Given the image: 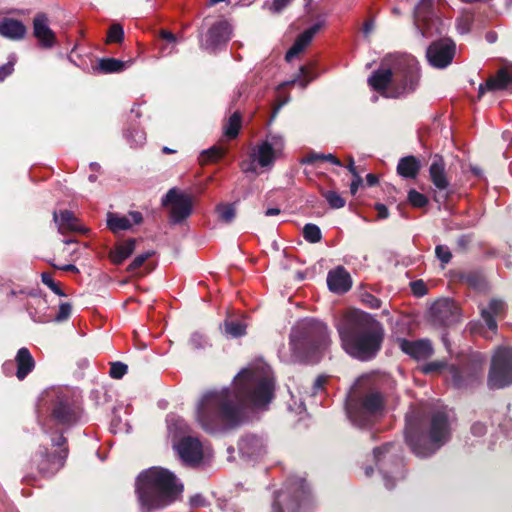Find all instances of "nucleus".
Returning a JSON list of instances; mask_svg holds the SVG:
<instances>
[{
	"mask_svg": "<svg viewBox=\"0 0 512 512\" xmlns=\"http://www.w3.org/2000/svg\"><path fill=\"white\" fill-rule=\"evenodd\" d=\"M373 455L385 487L392 489L396 482L405 476L404 462L400 456L399 445L386 443L382 447L375 448Z\"/></svg>",
	"mask_w": 512,
	"mask_h": 512,
	"instance_id": "nucleus-10",
	"label": "nucleus"
},
{
	"mask_svg": "<svg viewBox=\"0 0 512 512\" xmlns=\"http://www.w3.org/2000/svg\"><path fill=\"white\" fill-rule=\"evenodd\" d=\"M303 236L310 243H318L322 234L320 228L315 224H306L303 228Z\"/></svg>",
	"mask_w": 512,
	"mask_h": 512,
	"instance_id": "nucleus-41",
	"label": "nucleus"
},
{
	"mask_svg": "<svg viewBox=\"0 0 512 512\" xmlns=\"http://www.w3.org/2000/svg\"><path fill=\"white\" fill-rule=\"evenodd\" d=\"M208 344V340L203 334L195 332L191 335L190 345L194 349H203L208 346Z\"/></svg>",
	"mask_w": 512,
	"mask_h": 512,
	"instance_id": "nucleus-51",
	"label": "nucleus"
},
{
	"mask_svg": "<svg viewBox=\"0 0 512 512\" xmlns=\"http://www.w3.org/2000/svg\"><path fill=\"white\" fill-rule=\"evenodd\" d=\"M299 71H300V76H298L297 78H295L289 82L283 83V85L298 83L301 88H305L307 86V84L311 81V79H306V74L308 73V70L305 66H301Z\"/></svg>",
	"mask_w": 512,
	"mask_h": 512,
	"instance_id": "nucleus-54",
	"label": "nucleus"
},
{
	"mask_svg": "<svg viewBox=\"0 0 512 512\" xmlns=\"http://www.w3.org/2000/svg\"><path fill=\"white\" fill-rule=\"evenodd\" d=\"M41 280L42 282L49 287L55 294L59 296H64L63 291L60 289V287L54 282L52 276L49 273H42L41 274Z\"/></svg>",
	"mask_w": 512,
	"mask_h": 512,
	"instance_id": "nucleus-53",
	"label": "nucleus"
},
{
	"mask_svg": "<svg viewBox=\"0 0 512 512\" xmlns=\"http://www.w3.org/2000/svg\"><path fill=\"white\" fill-rule=\"evenodd\" d=\"M425 374L442 372L445 370L446 377L457 388L465 387L479 378L482 369L478 363L472 367L459 368L455 365H448L445 361L436 360L425 364L422 368Z\"/></svg>",
	"mask_w": 512,
	"mask_h": 512,
	"instance_id": "nucleus-12",
	"label": "nucleus"
},
{
	"mask_svg": "<svg viewBox=\"0 0 512 512\" xmlns=\"http://www.w3.org/2000/svg\"><path fill=\"white\" fill-rule=\"evenodd\" d=\"M15 361L17 364L16 376L19 380H23L34 369V359L30 351L26 347H22L18 350Z\"/></svg>",
	"mask_w": 512,
	"mask_h": 512,
	"instance_id": "nucleus-32",
	"label": "nucleus"
},
{
	"mask_svg": "<svg viewBox=\"0 0 512 512\" xmlns=\"http://www.w3.org/2000/svg\"><path fill=\"white\" fill-rule=\"evenodd\" d=\"M354 179L350 184V192L352 195H355L359 189V186L362 184L363 180L359 174L353 175Z\"/></svg>",
	"mask_w": 512,
	"mask_h": 512,
	"instance_id": "nucleus-60",
	"label": "nucleus"
},
{
	"mask_svg": "<svg viewBox=\"0 0 512 512\" xmlns=\"http://www.w3.org/2000/svg\"><path fill=\"white\" fill-rule=\"evenodd\" d=\"M328 344L329 332L326 324L316 319H303L291 331L289 361H300L310 352L324 349Z\"/></svg>",
	"mask_w": 512,
	"mask_h": 512,
	"instance_id": "nucleus-7",
	"label": "nucleus"
},
{
	"mask_svg": "<svg viewBox=\"0 0 512 512\" xmlns=\"http://www.w3.org/2000/svg\"><path fill=\"white\" fill-rule=\"evenodd\" d=\"M182 491L175 475L161 467H151L141 472L136 482L140 512H156L171 503Z\"/></svg>",
	"mask_w": 512,
	"mask_h": 512,
	"instance_id": "nucleus-4",
	"label": "nucleus"
},
{
	"mask_svg": "<svg viewBox=\"0 0 512 512\" xmlns=\"http://www.w3.org/2000/svg\"><path fill=\"white\" fill-rule=\"evenodd\" d=\"M124 38V30L120 24H113L108 31L107 41L110 43H120Z\"/></svg>",
	"mask_w": 512,
	"mask_h": 512,
	"instance_id": "nucleus-45",
	"label": "nucleus"
},
{
	"mask_svg": "<svg viewBox=\"0 0 512 512\" xmlns=\"http://www.w3.org/2000/svg\"><path fill=\"white\" fill-rule=\"evenodd\" d=\"M384 397L371 377L357 379L346 399V414L354 426H370L382 417Z\"/></svg>",
	"mask_w": 512,
	"mask_h": 512,
	"instance_id": "nucleus-6",
	"label": "nucleus"
},
{
	"mask_svg": "<svg viewBox=\"0 0 512 512\" xmlns=\"http://www.w3.org/2000/svg\"><path fill=\"white\" fill-rule=\"evenodd\" d=\"M323 154L320 153H309L307 156L301 159L302 164H314L318 160H322Z\"/></svg>",
	"mask_w": 512,
	"mask_h": 512,
	"instance_id": "nucleus-58",
	"label": "nucleus"
},
{
	"mask_svg": "<svg viewBox=\"0 0 512 512\" xmlns=\"http://www.w3.org/2000/svg\"><path fill=\"white\" fill-rule=\"evenodd\" d=\"M408 201L411 203L412 206L417 208L424 207L428 203L427 197L414 189L409 191Z\"/></svg>",
	"mask_w": 512,
	"mask_h": 512,
	"instance_id": "nucleus-46",
	"label": "nucleus"
},
{
	"mask_svg": "<svg viewBox=\"0 0 512 512\" xmlns=\"http://www.w3.org/2000/svg\"><path fill=\"white\" fill-rule=\"evenodd\" d=\"M473 22V16L470 13L462 14L456 22L457 30L460 34H466L470 31Z\"/></svg>",
	"mask_w": 512,
	"mask_h": 512,
	"instance_id": "nucleus-44",
	"label": "nucleus"
},
{
	"mask_svg": "<svg viewBox=\"0 0 512 512\" xmlns=\"http://www.w3.org/2000/svg\"><path fill=\"white\" fill-rule=\"evenodd\" d=\"M136 241L134 239H128L125 242L119 244L110 253V258L113 263L121 264L125 259L131 256L135 250Z\"/></svg>",
	"mask_w": 512,
	"mask_h": 512,
	"instance_id": "nucleus-35",
	"label": "nucleus"
},
{
	"mask_svg": "<svg viewBox=\"0 0 512 512\" xmlns=\"http://www.w3.org/2000/svg\"><path fill=\"white\" fill-rule=\"evenodd\" d=\"M398 346L402 352L415 360H425L433 354V346L428 339L408 340L399 338Z\"/></svg>",
	"mask_w": 512,
	"mask_h": 512,
	"instance_id": "nucleus-22",
	"label": "nucleus"
},
{
	"mask_svg": "<svg viewBox=\"0 0 512 512\" xmlns=\"http://www.w3.org/2000/svg\"><path fill=\"white\" fill-rule=\"evenodd\" d=\"M419 66L407 54L389 55L368 79L369 85L387 98H399L414 92L419 84Z\"/></svg>",
	"mask_w": 512,
	"mask_h": 512,
	"instance_id": "nucleus-3",
	"label": "nucleus"
},
{
	"mask_svg": "<svg viewBox=\"0 0 512 512\" xmlns=\"http://www.w3.org/2000/svg\"><path fill=\"white\" fill-rule=\"evenodd\" d=\"M456 46L451 39H441L429 45L426 57L429 64L435 68H446L455 56Z\"/></svg>",
	"mask_w": 512,
	"mask_h": 512,
	"instance_id": "nucleus-16",
	"label": "nucleus"
},
{
	"mask_svg": "<svg viewBox=\"0 0 512 512\" xmlns=\"http://www.w3.org/2000/svg\"><path fill=\"white\" fill-rule=\"evenodd\" d=\"M487 384L491 389H501L512 385V347L496 350L488 375Z\"/></svg>",
	"mask_w": 512,
	"mask_h": 512,
	"instance_id": "nucleus-13",
	"label": "nucleus"
},
{
	"mask_svg": "<svg viewBox=\"0 0 512 512\" xmlns=\"http://www.w3.org/2000/svg\"><path fill=\"white\" fill-rule=\"evenodd\" d=\"M66 439L62 435L51 438V445L55 448L53 453H48L47 449H40L39 455L41 460L38 464L39 471L50 476L55 474L64 465L67 457V448L65 447Z\"/></svg>",
	"mask_w": 512,
	"mask_h": 512,
	"instance_id": "nucleus-14",
	"label": "nucleus"
},
{
	"mask_svg": "<svg viewBox=\"0 0 512 512\" xmlns=\"http://www.w3.org/2000/svg\"><path fill=\"white\" fill-rule=\"evenodd\" d=\"M343 349L353 358L368 361L381 349L384 331L370 314L354 310L337 323Z\"/></svg>",
	"mask_w": 512,
	"mask_h": 512,
	"instance_id": "nucleus-2",
	"label": "nucleus"
},
{
	"mask_svg": "<svg viewBox=\"0 0 512 512\" xmlns=\"http://www.w3.org/2000/svg\"><path fill=\"white\" fill-rule=\"evenodd\" d=\"M326 377L325 376H319L316 378V380L313 383V395L317 394L318 391L322 390L324 387V384L326 383Z\"/></svg>",
	"mask_w": 512,
	"mask_h": 512,
	"instance_id": "nucleus-61",
	"label": "nucleus"
},
{
	"mask_svg": "<svg viewBox=\"0 0 512 512\" xmlns=\"http://www.w3.org/2000/svg\"><path fill=\"white\" fill-rule=\"evenodd\" d=\"M142 221V214L138 211H131L128 215H120L113 212L107 214V226L113 233L129 230Z\"/></svg>",
	"mask_w": 512,
	"mask_h": 512,
	"instance_id": "nucleus-23",
	"label": "nucleus"
},
{
	"mask_svg": "<svg viewBox=\"0 0 512 512\" xmlns=\"http://www.w3.org/2000/svg\"><path fill=\"white\" fill-rule=\"evenodd\" d=\"M71 311H72V307L69 303H62L59 306V311L55 317V320L57 322H62L64 320L68 319L71 314Z\"/></svg>",
	"mask_w": 512,
	"mask_h": 512,
	"instance_id": "nucleus-56",
	"label": "nucleus"
},
{
	"mask_svg": "<svg viewBox=\"0 0 512 512\" xmlns=\"http://www.w3.org/2000/svg\"><path fill=\"white\" fill-rule=\"evenodd\" d=\"M128 66V62H123L114 58H103L99 62V69L104 73L121 72Z\"/></svg>",
	"mask_w": 512,
	"mask_h": 512,
	"instance_id": "nucleus-36",
	"label": "nucleus"
},
{
	"mask_svg": "<svg viewBox=\"0 0 512 512\" xmlns=\"http://www.w3.org/2000/svg\"><path fill=\"white\" fill-rule=\"evenodd\" d=\"M124 136L131 147H140L146 142V133L139 127L127 129Z\"/></svg>",
	"mask_w": 512,
	"mask_h": 512,
	"instance_id": "nucleus-38",
	"label": "nucleus"
},
{
	"mask_svg": "<svg viewBox=\"0 0 512 512\" xmlns=\"http://www.w3.org/2000/svg\"><path fill=\"white\" fill-rule=\"evenodd\" d=\"M238 451L242 458L254 462L266 455L267 444L262 437L249 434L239 440Z\"/></svg>",
	"mask_w": 512,
	"mask_h": 512,
	"instance_id": "nucleus-21",
	"label": "nucleus"
},
{
	"mask_svg": "<svg viewBox=\"0 0 512 512\" xmlns=\"http://www.w3.org/2000/svg\"><path fill=\"white\" fill-rule=\"evenodd\" d=\"M430 180L439 191H446L449 188L450 182L447 177L445 163L442 157L436 155L429 168Z\"/></svg>",
	"mask_w": 512,
	"mask_h": 512,
	"instance_id": "nucleus-28",
	"label": "nucleus"
},
{
	"mask_svg": "<svg viewBox=\"0 0 512 512\" xmlns=\"http://www.w3.org/2000/svg\"><path fill=\"white\" fill-rule=\"evenodd\" d=\"M322 195L333 209H340L346 204L345 199L335 191H323Z\"/></svg>",
	"mask_w": 512,
	"mask_h": 512,
	"instance_id": "nucleus-42",
	"label": "nucleus"
},
{
	"mask_svg": "<svg viewBox=\"0 0 512 512\" xmlns=\"http://www.w3.org/2000/svg\"><path fill=\"white\" fill-rule=\"evenodd\" d=\"M54 222L58 227V231L61 234H65L68 231H80L81 227L74 215L68 211H61L58 215L56 212L53 214Z\"/></svg>",
	"mask_w": 512,
	"mask_h": 512,
	"instance_id": "nucleus-33",
	"label": "nucleus"
},
{
	"mask_svg": "<svg viewBox=\"0 0 512 512\" xmlns=\"http://www.w3.org/2000/svg\"><path fill=\"white\" fill-rule=\"evenodd\" d=\"M311 505L312 498L305 479L292 477L277 492L273 512H306Z\"/></svg>",
	"mask_w": 512,
	"mask_h": 512,
	"instance_id": "nucleus-9",
	"label": "nucleus"
},
{
	"mask_svg": "<svg viewBox=\"0 0 512 512\" xmlns=\"http://www.w3.org/2000/svg\"><path fill=\"white\" fill-rule=\"evenodd\" d=\"M154 254L153 251H146L144 253H141L137 255L134 260L131 262V264L128 266L127 270L129 272H134L138 268H140L144 262L149 259Z\"/></svg>",
	"mask_w": 512,
	"mask_h": 512,
	"instance_id": "nucleus-47",
	"label": "nucleus"
},
{
	"mask_svg": "<svg viewBox=\"0 0 512 512\" xmlns=\"http://www.w3.org/2000/svg\"><path fill=\"white\" fill-rule=\"evenodd\" d=\"M274 389L271 367L257 361L235 376L231 388L205 392L197 403L196 420L208 433L234 428L243 422L245 407H267Z\"/></svg>",
	"mask_w": 512,
	"mask_h": 512,
	"instance_id": "nucleus-1",
	"label": "nucleus"
},
{
	"mask_svg": "<svg viewBox=\"0 0 512 512\" xmlns=\"http://www.w3.org/2000/svg\"><path fill=\"white\" fill-rule=\"evenodd\" d=\"M323 26V22H317L302 32L295 40L294 44L287 51L285 59L290 62L298 56L312 41L313 37Z\"/></svg>",
	"mask_w": 512,
	"mask_h": 512,
	"instance_id": "nucleus-27",
	"label": "nucleus"
},
{
	"mask_svg": "<svg viewBox=\"0 0 512 512\" xmlns=\"http://www.w3.org/2000/svg\"><path fill=\"white\" fill-rule=\"evenodd\" d=\"M285 148V140L281 134L268 133L266 137L256 144L250 151V161L243 163L245 172H256L257 167L271 168L280 158Z\"/></svg>",
	"mask_w": 512,
	"mask_h": 512,
	"instance_id": "nucleus-11",
	"label": "nucleus"
},
{
	"mask_svg": "<svg viewBox=\"0 0 512 512\" xmlns=\"http://www.w3.org/2000/svg\"><path fill=\"white\" fill-rule=\"evenodd\" d=\"M216 212L219 219L225 223H231L236 216L235 203H219L216 206Z\"/></svg>",
	"mask_w": 512,
	"mask_h": 512,
	"instance_id": "nucleus-40",
	"label": "nucleus"
},
{
	"mask_svg": "<svg viewBox=\"0 0 512 512\" xmlns=\"http://www.w3.org/2000/svg\"><path fill=\"white\" fill-rule=\"evenodd\" d=\"M434 323L449 326L460 320V310L455 301L451 299H439L430 308Z\"/></svg>",
	"mask_w": 512,
	"mask_h": 512,
	"instance_id": "nucleus-18",
	"label": "nucleus"
},
{
	"mask_svg": "<svg viewBox=\"0 0 512 512\" xmlns=\"http://www.w3.org/2000/svg\"><path fill=\"white\" fill-rule=\"evenodd\" d=\"M16 62V55L11 54L8 58V62L0 66V82L6 79L14 71V65Z\"/></svg>",
	"mask_w": 512,
	"mask_h": 512,
	"instance_id": "nucleus-48",
	"label": "nucleus"
},
{
	"mask_svg": "<svg viewBox=\"0 0 512 512\" xmlns=\"http://www.w3.org/2000/svg\"><path fill=\"white\" fill-rule=\"evenodd\" d=\"M420 161L414 156H406L399 160L397 172L404 178H416L420 170Z\"/></svg>",
	"mask_w": 512,
	"mask_h": 512,
	"instance_id": "nucleus-34",
	"label": "nucleus"
},
{
	"mask_svg": "<svg viewBox=\"0 0 512 512\" xmlns=\"http://www.w3.org/2000/svg\"><path fill=\"white\" fill-rule=\"evenodd\" d=\"M241 128V116L238 112L233 113L223 126L224 135L230 139L236 138Z\"/></svg>",
	"mask_w": 512,
	"mask_h": 512,
	"instance_id": "nucleus-37",
	"label": "nucleus"
},
{
	"mask_svg": "<svg viewBox=\"0 0 512 512\" xmlns=\"http://www.w3.org/2000/svg\"><path fill=\"white\" fill-rule=\"evenodd\" d=\"M438 19L434 17L433 0H420L414 9V25L422 37H431L433 29L436 27Z\"/></svg>",
	"mask_w": 512,
	"mask_h": 512,
	"instance_id": "nucleus-17",
	"label": "nucleus"
},
{
	"mask_svg": "<svg viewBox=\"0 0 512 512\" xmlns=\"http://www.w3.org/2000/svg\"><path fill=\"white\" fill-rule=\"evenodd\" d=\"M504 308V302L499 299H492L487 307H481V317L491 331H496L497 323L495 318L503 313Z\"/></svg>",
	"mask_w": 512,
	"mask_h": 512,
	"instance_id": "nucleus-31",
	"label": "nucleus"
},
{
	"mask_svg": "<svg viewBox=\"0 0 512 512\" xmlns=\"http://www.w3.org/2000/svg\"><path fill=\"white\" fill-rule=\"evenodd\" d=\"M176 450L181 460L188 465L200 463L208 453V448H204L198 438L185 437L176 445Z\"/></svg>",
	"mask_w": 512,
	"mask_h": 512,
	"instance_id": "nucleus-19",
	"label": "nucleus"
},
{
	"mask_svg": "<svg viewBox=\"0 0 512 512\" xmlns=\"http://www.w3.org/2000/svg\"><path fill=\"white\" fill-rule=\"evenodd\" d=\"M224 332L231 338H238L246 333V325L239 320H226L224 322Z\"/></svg>",
	"mask_w": 512,
	"mask_h": 512,
	"instance_id": "nucleus-39",
	"label": "nucleus"
},
{
	"mask_svg": "<svg viewBox=\"0 0 512 512\" xmlns=\"http://www.w3.org/2000/svg\"><path fill=\"white\" fill-rule=\"evenodd\" d=\"M33 33L41 47L49 49L55 45L56 36L51 30L45 14H38L33 20Z\"/></svg>",
	"mask_w": 512,
	"mask_h": 512,
	"instance_id": "nucleus-24",
	"label": "nucleus"
},
{
	"mask_svg": "<svg viewBox=\"0 0 512 512\" xmlns=\"http://www.w3.org/2000/svg\"><path fill=\"white\" fill-rule=\"evenodd\" d=\"M511 83V75L505 69H501L495 76L490 77L485 84H481L479 86V97H481L486 91L504 90Z\"/></svg>",
	"mask_w": 512,
	"mask_h": 512,
	"instance_id": "nucleus-30",
	"label": "nucleus"
},
{
	"mask_svg": "<svg viewBox=\"0 0 512 512\" xmlns=\"http://www.w3.org/2000/svg\"><path fill=\"white\" fill-rule=\"evenodd\" d=\"M362 301L371 309H379L381 307V300L370 293H364L362 295Z\"/></svg>",
	"mask_w": 512,
	"mask_h": 512,
	"instance_id": "nucleus-55",
	"label": "nucleus"
},
{
	"mask_svg": "<svg viewBox=\"0 0 512 512\" xmlns=\"http://www.w3.org/2000/svg\"><path fill=\"white\" fill-rule=\"evenodd\" d=\"M162 205L169 208L170 221L181 223L192 213V198L177 188H171L162 198Z\"/></svg>",
	"mask_w": 512,
	"mask_h": 512,
	"instance_id": "nucleus-15",
	"label": "nucleus"
},
{
	"mask_svg": "<svg viewBox=\"0 0 512 512\" xmlns=\"http://www.w3.org/2000/svg\"><path fill=\"white\" fill-rule=\"evenodd\" d=\"M471 432L475 436H482L486 433V426L481 422H476L471 427Z\"/></svg>",
	"mask_w": 512,
	"mask_h": 512,
	"instance_id": "nucleus-59",
	"label": "nucleus"
},
{
	"mask_svg": "<svg viewBox=\"0 0 512 512\" xmlns=\"http://www.w3.org/2000/svg\"><path fill=\"white\" fill-rule=\"evenodd\" d=\"M327 285L329 290L334 293H345L352 286L351 276L344 267L338 266L329 271L327 275Z\"/></svg>",
	"mask_w": 512,
	"mask_h": 512,
	"instance_id": "nucleus-25",
	"label": "nucleus"
},
{
	"mask_svg": "<svg viewBox=\"0 0 512 512\" xmlns=\"http://www.w3.org/2000/svg\"><path fill=\"white\" fill-rule=\"evenodd\" d=\"M435 253L437 258L442 262V264L449 263L452 258V254L449 248L445 245H437L435 248Z\"/></svg>",
	"mask_w": 512,
	"mask_h": 512,
	"instance_id": "nucleus-52",
	"label": "nucleus"
},
{
	"mask_svg": "<svg viewBox=\"0 0 512 512\" xmlns=\"http://www.w3.org/2000/svg\"><path fill=\"white\" fill-rule=\"evenodd\" d=\"M450 436L451 426L446 412L434 413L425 431H420L418 414L413 410L407 413L405 440L417 457L432 456L449 441Z\"/></svg>",
	"mask_w": 512,
	"mask_h": 512,
	"instance_id": "nucleus-5",
	"label": "nucleus"
},
{
	"mask_svg": "<svg viewBox=\"0 0 512 512\" xmlns=\"http://www.w3.org/2000/svg\"><path fill=\"white\" fill-rule=\"evenodd\" d=\"M127 365L122 362H114L110 367V376L114 379H121L127 373Z\"/></svg>",
	"mask_w": 512,
	"mask_h": 512,
	"instance_id": "nucleus-50",
	"label": "nucleus"
},
{
	"mask_svg": "<svg viewBox=\"0 0 512 512\" xmlns=\"http://www.w3.org/2000/svg\"><path fill=\"white\" fill-rule=\"evenodd\" d=\"M323 26V22H317L302 32L295 40L294 44L287 51L285 59L290 62L298 56L312 41L313 37Z\"/></svg>",
	"mask_w": 512,
	"mask_h": 512,
	"instance_id": "nucleus-26",
	"label": "nucleus"
},
{
	"mask_svg": "<svg viewBox=\"0 0 512 512\" xmlns=\"http://www.w3.org/2000/svg\"><path fill=\"white\" fill-rule=\"evenodd\" d=\"M292 0H272L271 2L266 1L264 8L272 13H280L285 7L289 5Z\"/></svg>",
	"mask_w": 512,
	"mask_h": 512,
	"instance_id": "nucleus-49",
	"label": "nucleus"
},
{
	"mask_svg": "<svg viewBox=\"0 0 512 512\" xmlns=\"http://www.w3.org/2000/svg\"><path fill=\"white\" fill-rule=\"evenodd\" d=\"M26 34L24 24L12 18H5L0 22V35L10 40H21Z\"/></svg>",
	"mask_w": 512,
	"mask_h": 512,
	"instance_id": "nucleus-29",
	"label": "nucleus"
},
{
	"mask_svg": "<svg viewBox=\"0 0 512 512\" xmlns=\"http://www.w3.org/2000/svg\"><path fill=\"white\" fill-rule=\"evenodd\" d=\"M231 33L232 29L227 21H218L209 28L200 45L206 50L215 51L230 40Z\"/></svg>",
	"mask_w": 512,
	"mask_h": 512,
	"instance_id": "nucleus-20",
	"label": "nucleus"
},
{
	"mask_svg": "<svg viewBox=\"0 0 512 512\" xmlns=\"http://www.w3.org/2000/svg\"><path fill=\"white\" fill-rule=\"evenodd\" d=\"M375 209L378 213V219H386L389 216L387 207L384 204L378 203L375 205Z\"/></svg>",
	"mask_w": 512,
	"mask_h": 512,
	"instance_id": "nucleus-63",
	"label": "nucleus"
},
{
	"mask_svg": "<svg viewBox=\"0 0 512 512\" xmlns=\"http://www.w3.org/2000/svg\"><path fill=\"white\" fill-rule=\"evenodd\" d=\"M225 154V150L221 147L213 146L207 150H204L201 154V161H216L222 158Z\"/></svg>",
	"mask_w": 512,
	"mask_h": 512,
	"instance_id": "nucleus-43",
	"label": "nucleus"
},
{
	"mask_svg": "<svg viewBox=\"0 0 512 512\" xmlns=\"http://www.w3.org/2000/svg\"><path fill=\"white\" fill-rule=\"evenodd\" d=\"M205 502H206L205 498L200 494H196L190 498V505L192 507L204 506Z\"/></svg>",
	"mask_w": 512,
	"mask_h": 512,
	"instance_id": "nucleus-62",
	"label": "nucleus"
},
{
	"mask_svg": "<svg viewBox=\"0 0 512 512\" xmlns=\"http://www.w3.org/2000/svg\"><path fill=\"white\" fill-rule=\"evenodd\" d=\"M412 291L417 296H423L426 294V286L422 280H417L411 283Z\"/></svg>",
	"mask_w": 512,
	"mask_h": 512,
	"instance_id": "nucleus-57",
	"label": "nucleus"
},
{
	"mask_svg": "<svg viewBox=\"0 0 512 512\" xmlns=\"http://www.w3.org/2000/svg\"><path fill=\"white\" fill-rule=\"evenodd\" d=\"M161 37L164 40H166L168 42V44H171L172 47H174V45L176 44V37L174 36V34H172L169 31H162L161 32Z\"/></svg>",
	"mask_w": 512,
	"mask_h": 512,
	"instance_id": "nucleus-64",
	"label": "nucleus"
},
{
	"mask_svg": "<svg viewBox=\"0 0 512 512\" xmlns=\"http://www.w3.org/2000/svg\"><path fill=\"white\" fill-rule=\"evenodd\" d=\"M41 402L51 411L52 420L58 424L71 425L80 418L81 409L67 388L53 387L46 390Z\"/></svg>",
	"mask_w": 512,
	"mask_h": 512,
	"instance_id": "nucleus-8",
	"label": "nucleus"
}]
</instances>
